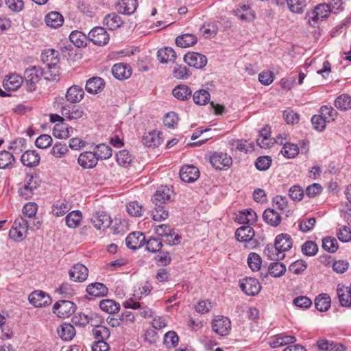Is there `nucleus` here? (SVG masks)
Listing matches in <instances>:
<instances>
[{
    "label": "nucleus",
    "mask_w": 351,
    "mask_h": 351,
    "mask_svg": "<svg viewBox=\"0 0 351 351\" xmlns=\"http://www.w3.org/2000/svg\"><path fill=\"white\" fill-rule=\"evenodd\" d=\"M41 61L46 64L44 77L45 80L54 81L59 76L58 64L60 62V53L52 49L45 50L41 54Z\"/></svg>",
    "instance_id": "1"
},
{
    "label": "nucleus",
    "mask_w": 351,
    "mask_h": 351,
    "mask_svg": "<svg viewBox=\"0 0 351 351\" xmlns=\"http://www.w3.org/2000/svg\"><path fill=\"white\" fill-rule=\"evenodd\" d=\"M292 247L291 237L287 234L278 235L275 239L274 247H267L264 253L271 259L279 261L285 257L284 252L289 250Z\"/></svg>",
    "instance_id": "2"
},
{
    "label": "nucleus",
    "mask_w": 351,
    "mask_h": 351,
    "mask_svg": "<svg viewBox=\"0 0 351 351\" xmlns=\"http://www.w3.org/2000/svg\"><path fill=\"white\" fill-rule=\"evenodd\" d=\"M330 10L328 5L322 3L316 5L313 10L307 12L305 19L312 27H317L320 21L327 18Z\"/></svg>",
    "instance_id": "3"
},
{
    "label": "nucleus",
    "mask_w": 351,
    "mask_h": 351,
    "mask_svg": "<svg viewBox=\"0 0 351 351\" xmlns=\"http://www.w3.org/2000/svg\"><path fill=\"white\" fill-rule=\"evenodd\" d=\"M255 232L254 229L249 226H243L239 228L235 233L237 239L241 242H245L244 247L252 249L257 245V241L254 239Z\"/></svg>",
    "instance_id": "4"
},
{
    "label": "nucleus",
    "mask_w": 351,
    "mask_h": 351,
    "mask_svg": "<svg viewBox=\"0 0 351 351\" xmlns=\"http://www.w3.org/2000/svg\"><path fill=\"white\" fill-rule=\"evenodd\" d=\"M28 230L27 219L19 217L14 221L9 232V236L12 240L19 241L23 240Z\"/></svg>",
    "instance_id": "5"
},
{
    "label": "nucleus",
    "mask_w": 351,
    "mask_h": 351,
    "mask_svg": "<svg viewBox=\"0 0 351 351\" xmlns=\"http://www.w3.org/2000/svg\"><path fill=\"white\" fill-rule=\"evenodd\" d=\"M76 310L74 302L62 300L56 302L53 306V312L60 318H66L73 315Z\"/></svg>",
    "instance_id": "6"
},
{
    "label": "nucleus",
    "mask_w": 351,
    "mask_h": 351,
    "mask_svg": "<svg viewBox=\"0 0 351 351\" xmlns=\"http://www.w3.org/2000/svg\"><path fill=\"white\" fill-rule=\"evenodd\" d=\"M44 69L36 66L28 68L25 71L24 78L29 91L35 90V84L40 81L42 76L44 77Z\"/></svg>",
    "instance_id": "7"
},
{
    "label": "nucleus",
    "mask_w": 351,
    "mask_h": 351,
    "mask_svg": "<svg viewBox=\"0 0 351 351\" xmlns=\"http://www.w3.org/2000/svg\"><path fill=\"white\" fill-rule=\"evenodd\" d=\"M38 178L31 174L26 176L24 185L19 189L20 195L25 199L32 198L34 192L38 186Z\"/></svg>",
    "instance_id": "8"
},
{
    "label": "nucleus",
    "mask_w": 351,
    "mask_h": 351,
    "mask_svg": "<svg viewBox=\"0 0 351 351\" xmlns=\"http://www.w3.org/2000/svg\"><path fill=\"white\" fill-rule=\"evenodd\" d=\"M155 232L158 236L166 237L165 242L170 245H177L181 241V237L178 234H175L173 230L165 224L156 226Z\"/></svg>",
    "instance_id": "9"
},
{
    "label": "nucleus",
    "mask_w": 351,
    "mask_h": 351,
    "mask_svg": "<svg viewBox=\"0 0 351 351\" xmlns=\"http://www.w3.org/2000/svg\"><path fill=\"white\" fill-rule=\"evenodd\" d=\"M173 191L167 186H161L152 197V202L156 206H165L170 201Z\"/></svg>",
    "instance_id": "10"
},
{
    "label": "nucleus",
    "mask_w": 351,
    "mask_h": 351,
    "mask_svg": "<svg viewBox=\"0 0 351 351\" xmlns=\"http://www.w3.org/2000/svg\"><path fill=\"white\" fill-rule=\"evenodd\" d=\"M88 38L95 45L101 46L108 43L110 36L104 28L96 27L88 33Z\"/></svg>",
    "instance_id": "11"
},
{
    "label": "nucleus",
    "mask_w": 351,
    "mask_h": 351,
    "mask_svg": "<svg viewBox=\"0 0 351 351\" xmlns=\"http://www.w3.org/2000/svg\"><path fill=\"white\" fill-rule=\"evenodd\" d=\"M210 162L213 167L216 169H223L225 167H228L232 164V158L226 153L215 152L210 157Z\"/></svg>",
    "instance_id": "12"
},
{
    "label": "nucleus",
    "mask_w": 351,
    "mask_h": 351,
    "mask_svg": "<svg viewBox=\"0 0 351 351\" xmlns=\"http://www.w3.org/2000/svg\"><path fill=\"white\" fill-rule=\"evenodd\" d=\"M61 114L66 119L76 120L82 118L84 112L80 106L65 104L61 107Z\"/></svg>",
    "instance_id": "13"
},
{
    "label": "nucleus",
    "mask_w": 351,
    "mask_h": 351,
    "mask_svg": "<svg viewBox=\"0 0 351 351\" xmlns=\"http://www.w3.org/2000/svg\"><path fill=\"white\" fill-rule=\"evenodd\" d=\"M240 288L247 295H257L261 287L259 282L254 278H246L240 282Z\"/></svg>",
    "instance_id": "14"
},
{
    "label": "nucleus",
    "mask_w": 351,
    "mask_h": 351,
    "mask_svg": "<svg viewBox=\"0 0 351 351\" xmlns=\"http://www.w3.org/2000/svg\"><path fill=\"white\" fill-rule=\"evenodd\" d=\"M212 328L215 332L224 336L229 333L231 329V322L226 317L218 316L213 320Z\"/></svg>",
    "instance_id": "15"
},
{
    "label": "nucleus",
    "mask_w": 351,
    "mask_h": 351,
    "mask_svg": "<svg viewBox=\"0 0 351 351\" xmlns=\"http://www.w3.org/2000/svg\"><path fill=\"white\" fill-rule=\"evenodd\" d=\"M29 302L35 307H43L48 306L51 302V299L49 295L43 291H35L29 294L28 297Z\"/></svg>",
    "instance_id": "16"
},
{
    "label": "nucleus",
    "mask_w": 351,
    "mask_h": 351,
    "mask_svg": "<svg viewBox=\"0 0 351 351\" xmlns=\"http://www.w3.org/2000/svg\"><path fill=\"white\" fill-rule=\"evenodd\" d=\"M69 278L77 282H84L88 276V268L82 264H75L69 270Z\"/></svg>",
    "instance_id": "17"
},
{
    "label": "nucleus",
    "mask_w": 351,
    "mask_h": 351,
    "mask_svg": "<svg viewBox=\"0 0 351 351\" xmlns=\"http://www.w3.org/2000/svg\"><path fill=\"white\" fill-rule=\"evenodd\" d=\"M184 60L190 66H193L196 69H202L207 63L206 57L196 52L186 53L184 57Z\"/></svg>",
    "instance_id": "18"
},
{
    "label": "nucleus",
    "mask_w": 351,
    "mask_h": 351,
    "mask_svg": "<svg viewBox=\"0 0 351 351\" xmlns=\"http://www.w3.org/2000/svg\"><path fill=\"white\" fill-rule=\"evenodd\" d=\"M145 243V237L140 232H134L130 233L125 239L127 247L132 250H136Z\"/></svg>",
    "instance_id": "19"
},
{
    "label": "nucleus",
    "mask_w": 351,
    "mask_h": 351,
    "mask_svg": "<svg viewBox=\"0 0 351 351\" xmlns=\"http://www.w3.org/2000/svg\"><path fill=\"white\" fill-rule=\"evenodd\" d=\"M180 176L181 180L185 182H193L199 178V171L193 165H186L180 169Z\"/></svg>",
    "instance_id": "20"
},
{
    "label": "nucleus",
    "mask_w": 351,
    "mask_h": 351,
    "mask_svg": "<svg viewBox=\"0 0 351 351\" xmlns=\"http://www.w3.org/2000/svg\"><path fill=\"white\" fill-rule=\"evenodd\" d=\"M91 221L97 229L104 230L110 226L112 219L106 213L99 212L93 215Z\"/></svg>",
    "instance_id": "21"
},
{
    "label": "nucleus",
    "mask_w": 351,
    "mask_h": 351,
    "mask_svg": "<svg viewBox=\"0 0 351 351\" xmlns=\"http://www.w3.org/2000/svg\"><path fill=\"white\" fill-rule=\"evenodd\" d=\"M78 164L83 168H93L98 162L94 152H84L80 154L77 158Z\"/></svg>",
    "instance_id": "22"
},
{
    "label": "nucleus",
    "mask_w": 351,
    "mask_h": 351,
    "mask_svg": "<svg viewBox=\"0 0 351 351\" xmlns=\"http://www.w3.org/2000/svg\"><path fill=\"white\" fill-rule=\"evenodd\" d=\"M137 6V0H119L116 9L120 14L130 15L135 12Z\"/></svg>",
    "instance_id": "23"
},
{
    "label": "nucleus",
    "mask_w": 351,
    "mask_h": 351,
    "mask_svg": "<svg viewBox=\"0 0 351 351\" xmlns=\"http://www.w3.org/2000/svg\"><path fill=\"white\" fill-rule=\"evenodd\" d=\"M113 76L119 80L129 78L132 75V69L130 66L123 63L114 64L112 68Z\"/></svg>",
    "instance_id": "24"
},
{
    "label": "nucleus",
    "mask_w": 351,
    "mask_h": 351,
    "mask_svg": "<svg viewBox=\"0 0 351 351\" xmlns=\"http://www.w3.org/2000/svg\"><path fill=\"white\" fill-rule=\"evenodd\" d=\"M84 96V91L81 86L77 85H73L68 88L65 97L66 100L71 104L80 102Z\"/></svg>",
    "instance_id": "25"
},
{
    "label": "nucleus",
    "mask_w": 351,
    "mask_h": 351,
    "mask_svg": "<svg viewBox=\"0 0 351 351\" xmlns=\"http://www.w3.org/2000/svg\"><path fill=\"white\" fill-rule=\"evenodd\" d=\"M73 132V128L66 124L64 121L56 123L53 129V136L60 139H66L69 138Z\"/></svg>",
    "instance_id": "26"
},
{
    "label": "nucleus",
    "mask_w": 351,
    "mask_h": 351,
    "mask_svg": "<svg viewBox=\"0 0 351 351\" xmlns=\"http://www.w3.org/2000/svg\"><path fill=\"white\" fill-rule=\"evenodd\" d=\"M40 156L35 150H26L21 157V161L27 167H36L39 164Z\"/></svg>",
    "instance_id": "27"
},
{
    "label": "nucleus",
    "mask_w": 351,
    "mask_h": 351,
    "mask_svg": "<svg viewBox=\"0 0 351 351\" xmlns=\"http://www.w3.org/2000/svg\"><path fill=\"white\" fill-rule=\"evenodd\" d=\"M337 293L339 301L342 306H351V292L348 287L338 285L337 287Z\"/></svg>",
    "instance_id": "28"
},
{
    "label": "nucleus",
    "mask_w": 351,
    "mask_h": 351,
    "mask_svg": "<svg viewBox=\"0 0 351 351\" xmlns=\"http://www.w3.org/2000/svg\"><path fill=\"white\" fill-rule=\"evenodd\" d=\"M104 81L99 77H93L89 79L86 84V90L89 93H98L104 88Z\"/></svg>",
    "instance_id": "29"
},
{
    "label": "nucleus",
    "mask_w": 351,
    "mask_h": 351,
    "mask_svg": "<svg viewBox=\"0 0 351 351\" xmlns=\"http://www.w3.org/2000/svg\"><path fill=\"white\" fill-rule=\"evenodd\" d=\"M23 83V78L17 74H11L8 76L3 82V86L5 89L8 90H17Z\"/></svg>",
    "instance_id": "30"
},
{
    "label": "nucleus",
    "mask_w": 351,
    "mask_h": 351,
    "mask_svg": "<svg viewBox=\"0 0 351 351\" xmlns=\"http://www.w3.org/2000/svg\"><path fill=\"white\" fill-rule=\"evenodd\" d=\"M176 58V53L171 47L160 49L157 52V58L160 63L173 62Z\"/></svg>",
    "instance_id": "31"
},
{
    "label": "nucleus",
    "mask_w": 351,
    "mask_h": 351,
    "mask_svg": "<svg viewBox=\"0 0 351 351\" xmlns=\"http://www.w3.org/2000/svg\"><path fill=\"white\" fill-rule=\"evenodd\" d=\"M160 133L156 131H152L145 134L142 142L147 147H156L161 144L162 139Z\"/></svg>",
    "instance_id": "32"
},
{
    "label": "nucleus",
    "mask_w": 351,
    "mask_h": 351,
    "mask_svg": "<svg viewBox=\"0 0 351 351\" xmlns=\"http://www.w3.org/2000/svg\"><path fill=\"white\" fill-rule=\"evenodd\" d=\"M86 291L90 295L101 297L107 295L108 289L103 283L95 282L87 286Z\"/></svg>",
    "instance_id": "33"
},
{
    "label": "nucleus",
    "mask_w": 351,
    "mask_h": 351,
    "mask_svg": "<svg viewBox=\"0 0 351 351\" xmlns=\"http://www.w3.org/2000/svg\"><path fill=\"white\" fill-rule=\"evenodd\" d=\"M264 221L271 226H278L281 221V217L274 209H266L263 215Z\"/></svg>",
    "instance_id": "34"
},
{
    "label": "nucleus",
    "mask_w": 351,
    "mask_h": 351,
    "mask_svg": "<svg viewBox=\"0 0 351 351\" xmlns=\"http://www.w3.org/2000/svg\"><path fill=\"white\" fill-rule=\"evenodd\" d=\"M123 23L121 16L115 13L108 14L104 19V24L110 30L120 27Z\"/></svg>",
    "instance_id": "35"
},
{
    "label": "nucleus",
    "mask_w": 351,
    "mask_h": 351,
    "mask_svg": "<svg viewBox=\"0 0 351 351\" xmlns=\"http://www.w3.org/2000/svg\"><path fill=\"white\" fill-rule=\"evenodd\" d=\"M63 16L57 12H51L45 16V23L47 26L58 28L62 25Z\"/></svg>",
    "instance_id": "36"
},
{
    "label": "nucleus",
    "mask_w": 351,
    "mask_h": 351,
    "mask_svg": "<svg viewBox=\"0 0 351 351\" xmlns=\"http://www.w3.org/2000/svg\"><path fill=\"white\" fill-rule=\"evenodd\" d=\"M315 305L319 311H326L330 306V296L326 293L319 295L315 300Z\"/></svg>",
    "instance_id": "37"
},
{
    "label": "nucleus",
    "mask_w": 351,
    "mask_h": 351,
    "mask_svg": "<svg viewBox=\"0 0 351 351\" xmlns=\"http://www.w3.org/2000/svg\"><path fill=\"white\" fill-rule=\"evenodd\" d=\"M93 334L97 339L94 343L106 342V340L110 337L109 329L104 326H97L93 330Z\"/></svg>",
    "instance_id": "38"
},
{
    "label": "nucleus",
    "mask_w": 351,
    "mask_h": 351,
    "mask_svg": "<svg viewBox=\"0 0 351 351\" xmlns=\"http://www.w3.org/2000/svg\"><path fill=\"white\" fill-rule=\"evenodd\" d=\"M94 153L99 160H106L112 156V149L106 144L101 143L95 146Z\"/></svg>",
    "instance_id": "39"
},
{
    "label": "nucleus",
    "mask_w": 351,
    "mask_h": 351,
    "mask_svg": "<svg viewBox=\"0 0 351 351\" xmlns=\"http://www.w3.org/2000/svg\"><path fill=\"white\" fill-rule=\"evenodd\" d=\"M99 307L102 311L112 314L119 311L120 305L112 300L105 299L100 301Z\"/></svg>",
    "instance_id": "40"
},
{
    "label": "nucleus",
    "mask_w": 351,
    "mask_h": 351,
    "mask_svg": "<svg viewBox=\"0 0 351 351\" xmlns=\"http://www.w3.org/2000/svg\"><path fill=\"white\" fill-rule=\"evenodd\" d=\"M197 38L190 34H186L177 37L176 43L177 46L185 48L193 45L197 43Z\"/></svg>",
    "instance_id": "41"
},
{
    "label": "nucleus",
    "mask_w": 351,
    "mask_h": 351,
    "mask_svg": "<svg viewBox=\"0 0 351 351\" xmlns=\"http://www.w3.org/2000/svg\"><path fill=\"white\" fill-rule=\"evenodd\" d=\"M82 219V213L80 210H74L66 215L65 221L69 228H75L80 225Z\"/></svg>",
    "instance_id": "42"
},
{
    "label": "nucleus",
    "mask_w": 351,
    "mask_h": 351,
    "mask_svg": "<svg viewBox=\"0 0 351 351\" xmlns=\"http://www.w3.org/2000/svg\"><path fill=\"white\" fill-rule=\"evenodd\" d=\"M15 162L13 154L8 151L0 152V169L12 167Z\"/></svg>",
    "instance_id": "43"
},
{
    "label": "nucleus",
    "mask_w": 351,
    "mask_h": 351,
    "mask_svg": "<svg viewBox=\"0 0 351 351\" xmlns=\"http://www.w3.org/2000/svg\"><path fill=\"white\" fill-rule=\"evenodd\" d=\"M59 336L65 341L71 340L75 335V330L71 324H64L61 326V329L58 330Z\"/></svg>",
    "instance_id": "44"
},
{
    "label": "nucleus",
    "mask_w": 351,
    "mask_h": 351,
    "mask_svg": "<svg viewBox=\"0 0 351 351\" xmlns=\"http://www.w3.org/2000/svg\"><path fill=\"white\" fill-rule=\"evenodd\" d=\"M71 208V204L64 199L62 202H58L53 204L52 213L57 217H61L65 215Z\"/></svg>",
    "instance_id": "45"
},
{
    "label": "nucleus",
    "mask_w": 351,
    "mask_h": 351,
    "mask_svg": "<svg viewBox=\"0 0 351 351\" xmlns=\"http://www.w3.org/2000/svg\"><path fill=\"white\" fill-rule=\"evenodd\" d=\"M172 93L175 97L180 100L187 99L191 95V90L186 85H179L175 87Z\"/></svg>",
    "instance_id": "46"
},
{
    "label": "nucleus",
    "mask_w": 351,
    "mask_h": 351,
    "mask_svg": "<svg viewBox=\"0 0 351 351\" xmlns=\"http://www.w3.org/2000/svg\"><path fill=\"white\" fill-rule=\"evenodd\" d=\"M335 107L340 110H348L351 108V97L343 94L339 96L335 101Z\"/></svg>",
    "instance_id": "47"
},
{
    "label": "nucleus",
    "mask_w": 351,
    "mask_h": 351,
    "mask_svg": "<svg viewBox=\"0 0 351 351\" xmlns=\"http://www.w3.org/2000/svg\"><path fill=\"white\" fill-rule=\"evenodd\" d=\"M193 99L197 105H205L210 100V93L204 89L198 90L194 93Z\"/></svg>",
    "instance_id": "48"
},
{
    "label": "nucleus",
    "mask_w": 351,
    "mask_h": 351,
    "mask_svg": "<svg viewBox=\"0 0 351 351\" xmlns=\"http://www.w3.org/2000/svg\"><path fill=\"white\" fill-rule=\"evenodd\" d=\"M27 148V141L24 138H19L10 142L8 149L13 150V154H19Z\"/></svg>",
    "instance_id": "49"
},
{
    "label": "nucleus",
    "mask_w": 351,
    "mask_h": 351,
    "mask_svg": "<svg viewBox=\"0 0 351 351\" xmlns=\"http://www.w3.org/2000/svg\"><path fill=\"white\" fill-rule=\"evenodd\" d=\"M69 39L73 45L77 47H82L86 45V36L79 31H73L69 36Z\"/></svg>",
    "instance_id": "50"
},
{
    "label": "nucleus",
    "mask_w": 351,
    "mask_h": 351,
    "mask_svg": "<svg viewBox=\"0 0 351 351\" xmlns=\"http://www.w3.org/2000/svg\"><path fill=\"white\" fill-rule=\"evenodd\" d=\"M132 160V156L126 149L119 151V153L117 154V162L124 167H128Z\"/></svg>",
    "instance_id": "51"
},
{
    "label": "nucleus",
    "mask_w": 351,
    "mask_h": 351,
    "mask_svg": "<svg viewBox=\"0 0 351 351\" xmlns=\"http://www.w3.org/2000/svg\"><path fill=\"white\" fill-rule=\"evenodd\" d=\"M127 212L131 216L141 217L143 214V206L137 201L130 202L127 204Z\"/></svg>",
    "instance_id": "52"
},
{
    "label": "nucleus",
    "mask_w": 351,
    "mask_h": 351,
    "mask_svg": "<svg viewBox=\"0 0 351 351\" xmlns=\"http://www.w3.org/2000/svg\"><path fill=\"white\" fill-rule=\"evenodd\" d=\"M285 265L283 263L278 262V261L271 263L269 267V272L270 275L275 278L282 276L285 273Z\"/></svg>",
    "instance_id": "53"
},
{
    "label": "nucleus",
    "mask_w": 351,
    "mask_h": 351,
    "mask_svg": "<svg viewBox=\"0 0 351 351\" xmlns=\"http://www.w3.org/2000/svg\"><path fill=\"white\" fill-rule=\"evenodd\" d=\"M322 247L324 250L334 253L338 250V243L335 238L326 237L322 239Z\"/></svg>",
    "instance_id": "54"
},
{
    "label": "nucleus",
    "mask_w": 351,
    "mask_h": 351,
    "mask_svg": "<svg viewBox=\"0 0 351 351\" xmlns=\"http://www.w3.org/2000/svg\"><path fill=\"white\" fill-rule=\"evenodd\" d=\"M239 217L241 223H250L256 221L257 215L252 209L250 208L241 212Z\"/></svg>",
    "instance_id": "55"
},
{
    "label": "nucleus",
    "mask_w": 351,
    "mask_h": 351,
    "mask_svg": "<svg viewBox=\"0 0 351 351\" xmlns=\"http://www.w3.org/2000/svg\"><path fill=\"white\" fill-rule=\"evenodd\" d=\"M287 5L292 12L302 13L306 6V0H287Z\"/></svg>",
    "instance_id": "56"
},
{
    "label": "nucleus",
    "mask_w": 351,
    "mask_h": 351,
    "mask_svg": "<svg viewBox=\"0 0 351 351\" xmlns=\"http://www.w3.org/2000/svg\"><path fill=\"white\" fill-rule=\"evenodd\" d=\"M247 263L252 271H258L262 263L261 257L256 253L251 252L247 258Z\"/></svg>",
    "instance_id": "57"
},
{
    "label": "nucleus",
    "mask_w": 351,
    "mask_h": 351,
    "mask_svg": "<svg viewBox=\"0 0 351 351\" xmlns=\"http://www.w3.org/2000/svg\"><path fill=\"white\" fill-rule=\"evenodd\" d=\"M283 156L292 158L296 156L299 153V149L297 145L293 143H285L281 150Z\"/></svg>",
    "instance_id": "58"
},
{
    "label": "nucleus",
    "mask_w": 351,
    "mask_h": 351,
    "mask_svg": "<svg viewBox=\"0 0 351 351\" xmlns=\"http://www.w3.org/2000/svg\"><path fill=\"white\" fill-rule=\"evenodd\" d=\"M152 216L154 221H160L167 219L169 213L165 209V206H160V208H159L158 206H154V208L152 210Z\"/></svg>",
    "instance_id": "59"
},
{
    "label": "nucleus",
    "mask_w": 351,
    "mask_h": 351,
    "mask_svg": "<svg viewBox=\"0 0 351 351\" xmlns=\"http://www.w3.org/2000/svg\"><path fill=\"white\" fill-rule=\"evenodd\" d=\"M179 341V337L176 332L169 331L164 337L163 343L167 348L176 347Z\"/></svg>",
    "instance_id": "60"
},
{
    "label": "nucleus",
    "mask_w": 351,
    "mask_h": 351,
    "mask_svg": "<svg viewBox=\"0 0 351 351\" xmlns=\"http://www.w3.org/2000/svg\"><path fill=\"white\" fill-rule=\"evenodd\" d=\"M317 245L315 242L311 241H306L302 246V252L306 256H315L317 254Z\"/></svg>",
    "instance_id": "61"
},
{
    "label": "nucleus",
    "mask_w": 351,
    "mask_h": 351,
    "mask_svg": "<svg viewBox=\"0 0 351 351\" xmlns=\"http://www.w3.org/2000/svg\"><path fill=\"white\" fill-rule=\"evenodd\" d=\"M38 206L36 203L28 202L25 204L23 208V217L26 219L34 218L37 213Z\"/></svg>",
    "instance_id": "62"
},
{
    "label": "nucleus",
    "mask_w": 351,
    "mask_h": 351,
    "mask_svg": "<svg viewBox=\"0 0 351 351\" xmlns=\"http://www.w3.org/2000/svg\"><path fill=\"white\" fill-rule=\"evenodd\" d=\"M92 319L93 316H89L85 313H80L72 318V322L76 326H85L89 324Z\"/></svg>",
    "instance_id": "63"
},
{
    "label": "nucleus",
    "mask_w": 351,
    "mask_h": 351,
    "mask_svg": "<svg viewBox=\"0 0 351 351\" xmlns=\"http://www.w3.org/2000/svg\"><path fill=\"white\" fill-rule=\"evenodd\" d=\"M321 116L324 117L328 122L334 121L337 116V112L332 107L322 106L320 109Z\"/></svg>",
    "instance_id": "64"
}]
</instances>
